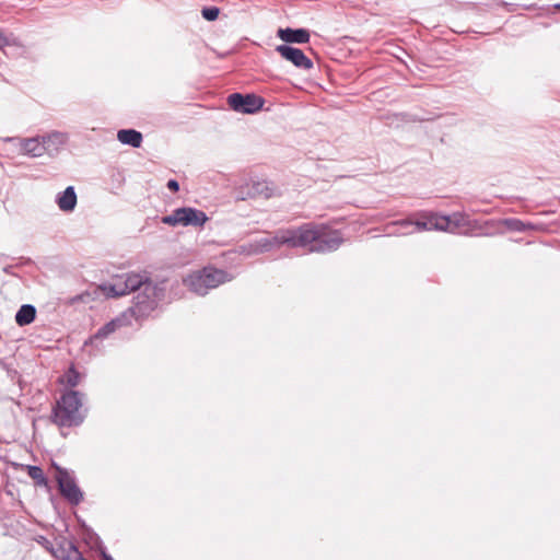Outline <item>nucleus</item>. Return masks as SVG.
<instances>
[{
	"label": "nucleus",
	"instance_id": "obj_17",
	"mask_svg": "<svg viewBox=\"0 0 560 560\" xmlns=\"http://www.w3.org/2000/svg\"><path fill=\"white\" fill-rule=\"evenodd\" d=\"M117 139L122 144L131 145L132 148H140L142 143V135L133 129H122L117 133Z\"/></svg>",
	"mask_w": 560,
	"mask_h": 560
},
{
	"label": "nucleus",
	"instance_id": "obj_19",
	"mask_svg": "<svg viewBox=\"0 0 560 560\" xmlns=\"http://www.w3.org/2000/svg\"><path fill=\"white\" fill-rule=\"evenodd\" d=\"M36 310L31 304L22 305L15 315V322L19 326H25L34 322Z\"/></svg>",
	"mask_w": 560,
	"mask_h": 560
},
{
	"label": "nucleus",
	"instance_id": "obj_23",
	"mask_svg": "<svg viewBox=\"0 0 560 560\" xmlns=\"http://www.w3.org/2000/svg\"><path fill=\"white\" fill-rule=\"evenodd\" d=\"M62 383H66L70 387H74L80 382V375L74 369H70L61 378Z\"/></svg>",
	"mask_w": 560,
	"mask_h": 560
},
{
	"label": "nucleus",
	"instance_id": "obj_28",
	"mask_svg": "<svg viewBox=\"0 0 560 560\" xmlns=\"http://www.w3.org/2000/svg\"><path fill=\"white\" fill-rule=\"evenodd\" d=\"M73 560H84L79 553H75Z\"/></svg>",
	"mask_w": 560,
	"mask_h": 560
},
{
	"label": "nucleus",
	"instance_id": "obj_8",
	"mask_svg": "<svg viewBox=\"0 0 560 560\" xmlns=\"http://www.w3.org/2000/svg\"><path fill=\"white\" fill-rule=\"evenodd\" d=\"M276 50L281 55V57L291 63H293L296 68L303 70H310L313 68L312 60L305 56V54L299 49L289 45H279L276 47Z\"/></svg>",
	"mask_w": 560,
	"mask_h": 560
},
{
	"label": "nucleus",
	"instance_id": "obj_13",
	"mask_svg": "<svg viewBox=\"0 0 560 560\" xmlns=\"http://www.w3.org/2000/svg\"><path fill=\"white\" fill-rule=\"evenodd\" d=\"M58 208L63 212H71L74 210L78 198L72 186L67 187L62 192L58 194L56 198Z\"/></svg>",
	"mask_w": 560,
	"mask_h": 560
},
{
	"label": "nucleus",
	"instance_id": "obj_10",
	"mask_svg": "<svg viewBox=\"0 0 560 560\" xmlns=\"http://www.w3.org/2000/svg\"><path fill=\"white\" fill-rule=\"evenodd\" d=\"M341 244V237L336 231H328L324 225H320V237L317 243L311 248L313 252H330L338 248Z\"/></svg>",
	"mask_w": 560,
	"mask_h": 560
},
{
	"label": "nucleus",
	"instance_id": "obj_7",
	"mask_svg": "<svg viewBox=\"0 0 560 560\" xmlns=\"http://www.w3.org/2000/svg\"><path fill=\"white\" fill-rule=\"evenodd\" d=\"M232 109L243 114H254L264 106V100L255 94H231L228 98Z\"/></svg>",
	"mask_w": 560,
	"mask_h": 560
},
{
	"label": "nucleus",
	"instance_id": "obj_24",
	"mask_svg": "<svg viewBox=\"0 0 560 560\" xmlns=\"http://www.w3.org/2000/svg\"><path fill=\"white\" fill-rule=\"evenodd\" d=\"M202 16L208 21H214L219 16L218 8H205L201 12Z\"/></svg>",
	"mask_w": 560,
	"mask_h": 560
},
{
	"label": "nucleus",
	"instance_id": "obj_2",
	"mask_svg": "<svg viewBox=\"0 0 560 560\" xmlns=\"http://www.w3.org/2000/svg\"><path fill=\"white\" fill-rule=\"evenodd\" d=\"M320 237V225L306 224L296 230L279 231L280 242H287L291 247H303L312 243H317Z\"/></svg>",
	"mask_w": 560,
	"mask_h": 560
},
{
	"label": "nucleus",
	"instance_id": "obj_1",
	"mask_svg": "<svg viewBox=\"0 0 560 560\" xmlns=\"http://www.w3.org/2000/svg\"><path fill=\"white\" fill-rule=\"evenodd\" d=\"M81 399L77 392L65 394L55 408L54 419L58 425L71 427L82 422Z\"/></svg>",
	"mask_w": 560,
	"mask_h": 560
},
{
	"label": "nucleus",
	"instance_id": "obj_29",
	"mask_svg": "<svg viewBox=\"0 0 560 560\" xmlns=\"http://www.w3.org/2000/svg\"><path fill=\"white\" fill-rule=\"evenodd\" d=\"M151 290L150 285L144 287V291Z\"/></svg>",
	"mask_w": 560,
	"mask_h": 560
},
{
	"label": "nucleus",
	"instance_id": "obj_3",
	"mask_svg": "<svg viewBox=\"0 0 560 560\" xmlns=\"http://www.w3.org/2000/svg\"><path fill=\"white\" fill-rule=\"evenodd\" d=\"M208 220L209 218L203 211L191 207L177 208L161 219L164 224L170 226H203Z\"/></svg>",
	"mask_w": 560,
	"mask_h": 560
},
{
	"label": "nucleus",
	"instance_id": "obj_6",
	"mask_svg": "<svg viewBox=\"0 0 560 560\" xmlns=\"http://www.w3.org/2000/svg\"><path fill=\"white\" fill-rule=\"evenodd\" d=\"M415 225L418 231L438 230L456 233L460 224L457 215L451 218L432 214L424 221H417Z\"/></svg>",
	"mask_w": 560,
	"mask_h": 560
},
{
	"label": "nucleus",
	"instance_id": "obj_18",
	"mask_svg": "<svg viewBox=\"0 0 560 560\" xmlns=\"http://www.w3.org/2000/svg\"><path fill=\"white\" fill-rule=\"evenodd\" d=\"M43 144L46 147V153L58 151L66 142V137L60 132H51L42 137Z\"/></svg>",
	"mask_w": 560,
	"mask_h": 560
},
{
	"label": "nucleus",
	"instance_id": "obj_15",
	"mask_svg": "<svg viewBox=\"0 0 560 560\" xmlns=\"http://www.w3.org/2000/svg\"><path fill=\"white\" fill-rule=\"evenodd\" d=\"M128 324V315L122 314L121 316L110 320L106 325H104L102 328L97 330V332L94 335V339H103L116 331L118 328L125 326Z\"/></svg>",
	"mask_w": 560,
	"mask_h": 560
},
{
	"label": "nucleus",
	"instance_id": "obj_4",
	"mask_svg": "<svg viewBox=\"0 0 560 560\" xmlns=\"http://www.w3.org/2000/svg\"><path fill=\"white\" fill-rule=\"evenodd\" d=\"M143 281L144 278L141 275L128 273L117 277L113 283L100 287L98 291L106 298H116L139 289Z\"/></svg>",
	"mask_w": 560,
	"mask_h": 560
},
{
	"label": "nucleus",
	"instance_id": "obj_22",
	"mask_svg": "<svg viewBox=\"0 0 560 560\" xmlns=\"http://www.w3.org/2000/svg\"><path fill=\"white\" fill-rule=\"evenodd\" d=\"M27 470L30 477L36 481V486L42 487L46 485L43 470L39 467L28 466Z\"/></svg>",
	"mask_w": 560,
	"mask_h": 560
},
{
	"label": "nucleus",
	"instance_id": "obj_5",
	"mask_svg": "<svg viewBox=\"0 0 560 560\" xmlns=\"http://www.w3.org/2000/svg\"><path fill=\"white\" fill-rule=\"evenodd\" d=\"M273 189L270 184L264 179L250 178L235 187V197L238 200H247L257 197L269 198Z\"/></svg>",
	"mask_w": 560,
	"mask_h": 560
},
{
	"label": "nucleus",
	"instance_id": "obj_11",
	"mask_svg": "<svg viewBox=\"0 0 560 560\" xmlns=\"http://www.w3.org/2000/svg\"><path fill=\"white\" fill-rule=\"evenodd\" d=\"M54 468V478L56 479L59 489L58 490H79L77 488L75 479L73 472L58 466L57 464L52 465Z\"/></svg>",
	"mask_w": 560,
	"mask_h": 560
},
{
	"label": "nucleus",
	"instance_id": "obj_14",
	"mask_svg": "<svg viewBox=\"0 0 560 560\" xmlns=\"http://www.w3.org/2000/svg\"><path fill=\"white\" fill-rule=\"evenodd\" d=\"M205 284H206V292H208L209 289L217 288L218 285L226 282L230 280L228 273L223 270L212 269V268H205Z\"/></svg>",
	"mask_w": 560,
	"mask_h": 560
},
{
	"label": "nucleus",
	"instance_id": "obj_20",
	"mask_svg": "<svg viewBox=\"0 0 560 560\" xmlns=\"http://www.w3.org/2000/svg\"><path fill=\"white\" fill-rule=\"evenodd\" d=\"M279 237V231L271 237H264L256 242L254 253H264L268 252L273 247H278L280 245L287 244V242H280L277 238Z\"/></svg>",
	"mask_w": 560,
	"mask_h": 560
},
{
	"label": "nucleus",
	"instance_id": "obj_16",
	"mask_svg": "<svg viewBox=\"0 0 560 560\" xmlns=\"http://www.w3.org/2000/svg\"><path fill=\"white\" fill-rule=\"evenodd\" d=\"M205 270L196 271L184 279L185 284L194 292L200 295H205L206 284H205Z\"/></svg>",
	"mask_w": 560,
	"mask_h": 560
},
{
	"label": "nucleus",
	"instance_id": "obj_25",
	"mask_svg": "<svg viewBox=\"0 0 560 560\" xmlns=\"http://www.w3.org/2000/svg\"><path fill=\"white\" fill-rule=\"evenodd\" d=\"M71 502L78 503L82 499V492H62Z\"/></svg>",
	"mask_w": 560,
	"mask_h": 560
},
{
	"label": "nucleus",
	"instance_id": "obj_27",
	"mask_svg": "<svg viewBox=\"0 0 560 560\" xmlns=\"http://www.w3.org/2000/svg\"><path fill=\"white\" fill-rule=\"evenodd\" d=\"M521 225H522V223H521L520 221H515V222L513 223V228H514V229H517V230H520V229H521Z\"/></svg>",
	"mask_w": 560,
	"mask_h": 560
},
{
	"label": "nucleus",
	"instance_id": "obj_26",
	"mask_svg": "<svg viewBox=\"0 0 560 560\" xmlns=\"http://www.w3.org/2000/svg\"><path fill=\"white\" fill-rule=\"evenodd\" d=\"M167 187L173 191H177L179 189L178 183L174 179L168 180Z\"/></svg>",
	"mask_w": 560,
	"mask_h": 560
},
{
	"label": "nucleus",
	"instance_id": "obj_9",
	"mask_svg": "<svg viewBox=\"0 0 560 560\" xmlns=\"http://www.w3.org/2000/svg\"><path fill=\"white\" fill-rule=\"evenodd\" d=\"M9 140L16 143L21 154L38 158L46 153V147L43 144L42 137L10 138Z\"/></svg>",
	"mask_w": 560,
	"mask_h": 560
},
{
	"label": "nucleus",
	"instance_id": "obj_21",
	"mask_svg": "<svg viewBox=\"0 0 560 560\" xmlns=\"http://www.w3.org/2000/svg\"><path fill=\"white\" fill-rule=\"evenodd\" d=\"M154 307L155 302L153 300L145 301L143 296L138 295L136 305L133 306L131 312L136 316H143L148 314L150 311L154 310Z\"/></svg>",
	"mask_w": 560,
	"mask_h": 560
},
{
	"label": "nucleus",
	"instance_id": "obj_12",
	"mask_svg": "<svg viewBox=\"0 0 560 560\" xmlns=\"http://www.w3.org/2000/svg\"><path fill=\"white\" fill-rule=\"evenodd\" d=\"M277 35L285 43L305 44L310 40V33L304 28H279Z\"/></svg>",
	"mask_w": 560,
	"mask_h": 560
}]
</instances>
